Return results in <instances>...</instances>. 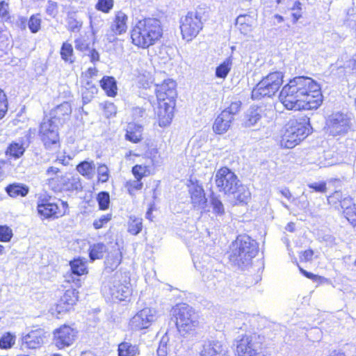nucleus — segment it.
I'll return each instance as SVG.
<instances>
[{"label": "nucleus", "instance_id": "nucleus-1", "mask_svg": "<svg viewBox=\"0 0 356 356\" xmlns=\"http://www.w3.org/2000/svg\"><path fill=\"white\" fill-rule=\"evenodd\" d=\"M279 101L288 111H309L319 108L323 102L321 84L307 76H297L284 85Z\"/></svg>", "mask_w": 356, "mask_h": 356}, {"label": "nucleus", "instance_id": "nucleus-2", "mask_svg": "<svg viewBox=\"0 0 356 356\" xmlns=\"http://www.w3.org/2000/svg\"><path fill=\"white\" fill-rule=\"evenodd\" d=\"M154 95L157 103L155 114L156 122L161 127H168L174 118L178 97L176 81L167 79L156 84Z\"/></svg>", "mask_w": 356, "mask_h": 356}, {"label": "nucleus", "instance_id": "nucleus-3", "mask_svg": "<svg viewBox=\"0 0 356 356\" xmlns=\"http://www.w3.org/2000/svg\"><path fill=\"white\" fill-rule=\"evenodd\" d=\"M214 182L219 193L233 197L236 205L247 204L251 198L248 187L241 184L236 173L227 166H222L217 170Z\"/></svg>", "mask_w": 356, "mask_h": 356}, {"label": "nucleus", "instance_id": "nucleus-4", "mask_svg": "<svg viewBox=\"0 0 356 356\" xmlns=\"http://www.w3.org/2000/svg\"><path fill=\"white\" fill-rule=\"evenodd\" d=\"M163 35L161 22L156 17H145L138 20L131 27V44L138 49H147L157 44Z\"/></svg>", "mask_w": 356, "mask_h": 356}, {"label": "nucleus", "instance_id": "nucleus-5", "mask_svg": "<svg viewBox=\"0 0 356 356\" xmlns=\"http://www.w3.org/2000/svg\"><path fill=\"white\" fill-rule=\"evenodd\" d=\"M311 132L312 126L308 116H294L282 128L280 146L292 149L304 140Z\"/></svg>", "mask_w": 356, "mask_h": 356}, {"label": "nucleus", "instance_id": "nucleus-6", "mask_svg": "<svg viewBox=\"0 0 356 356\" xmlns=\"http://www.w3.org/2000/svg\"><path fill=\"white\" fill-rule=\"evenodd\" d=\"M171 319L182 336L195 335L200 327L198 312L185 302H179L171 309Z\"/></svg>", "mask_w": 356, "mask_h": 356}, {"label": "nucleus", "instance_id": "nucleus-7", "mask_svg": "<svg viewBox=\"0 0 356 356\" xmlns=\"http://www.w3.org/2000/svg\"><path fill=\"white\" fill-rule=\"evenodd\" d=\"M236 356H270L264 336L257 334H245L235 341Z\"/></svg>", "mask_w": 356, "mask_h": 356}, {"label": "nucleus", "instance_id": "nucleus-8", "mask_svg": "<svg viewBox=\"0 0 356 356\" xmlns=\"http://www.w3.org/2000/svg\"><path fill=\"white\" fill-rule=\"evenodd\" d=\"M284 75L278 71L269 72L254 86L251 92L253 99L271 98L280 90L283 84Z\"/></svg>", "mask_w": 356, "mask_h": 356}, {"label": "nucleus", "instance_id": "nucleus-9", "mask_svg": "<svg viewBox=\"0 0 356 356\" xmlns=\"http://www.w3.org/2000/svg\"><path fill=\"white\" fill-rule=\"evenodd\" d=\"M258 253L257 247L247 240H240L229 256V261L238 268L247 267Z\"/></svg>", "mask_w": 356, "mask_h": 356}, {"label": "nucleus", "instance_id": "nucleus-10", "mask_svg": "<svg viewBox=\"0 0 356 356\" xmlns=\"http://www.w3.org/2000/svg\"><path fill=\"white\" fill-rule=\"evenodd\" d=\"M241 105L239 100L232 102L216 116L212 125L213 131L216 134L222 135L229 131L234 121V115L240 111Z\"/></svg>", "mask_w": 356, "mask_h": 356}, {"label": "nucleus", "instance_id": "nucleus-11", "mask_svg": "<svg viewBox=\"0 0 356 356\" xmlns=\"http://www.w3.org/2000/svg\"><path fill=\"white\" fill-rule=\"evenodd\" d=\"M180 32L182 39L190 42L203 29L202 17L197 12L189 11L180 19Z\"/></svg>", "mask_w": 356, "mask_h": 356}, {"label": "nucleus", "instance_id": "nucleus-12", "mask_svg": "<svg viewBox=\"0 0 356 356\" xmlns=\"http://www.w3.org/2000/svg\"><path fill=\"white\" fill-rule=\"evenodd\" d=\"M60 125L47 116L40 123L39 136L45 148L52 149L59 146V127Z\"/></svg>", "mask_w": 356, "mask_h": 356}, {"label": "nucleus", "instance_id": "nucleus-13", "mask_svg": "<svg viewBox=\"0 0 356 356\" xmlns=\"http://www.w3.org/2000/svg\"><path fill=\"white\" fill-rule=\"evenodd\" d=\"M330 205L337 206L339 204L346 219L353 225L356 226V204L350 197H344L339 191H335L327 196Z\"/></svg>", "mask_w": 356, "mask_h": 356}, {"label": "nucleus", "instance_id": "nucleus-14", "mask_svg": "<svg viewBox=\"0 0 356 356\" xmlns=\"http://www.w3.org/2000/svg\"><path fill=\"white\" fill-rule=\"evenodd\" d=\"M325 125L330 134L333 136L344 135L350 128V119L341 112L330 115L326 120Z\"/></svg>", "mask_w": 356, "mask_h": 356}, {"label": "nucleus", "instance_id": "nucleus-15", "mask_svg": "<svg viewBox=\"0 0 356 356\" xmlns=\"http://www.w3.org/2000/svg\"><path fill=\"white\" fill-rule=\"evenodd\" d=\"M47 184L56 191H80L82 190L81 179L78 175L65 174L60 177L59 184H56V177H50L47 179Z\"/></svg>", "mask_w": 356, "mask_h": 356}, {"label": "nucleus", "instance_id": "nucleus-16", "mask_svg": "<svg viewBox=\"0 0 356 356\" xmlns=\"http://www.w3.org/2000/svg\"><path fill=\"white\" fill-rule=\"evenodd\" d=\"M155 321V311L149 307H144L138 311L129 321V326L134 330L149 328Z\"/></svg>", "mask_w": 356, "mask_h": 356}, {"label": "nucleus", "instance_id": "nucleus-17", "mask_svg": "<svg viewBox=\"0 0 356 356\" xmlns=\"http://www.w3.org/2000/svg\"><path fill=\"white\" fill-rule=\"evenodd\" d=\"M76 332L69 325H63L54 331V344L58 349H63L73 344Z\"/></svg>", "mask_w": 356, "mask_h": 356}, {"label": "nucleus", "instance_id": "nucleus-18", "mask_svg": "<svg viewBox=\"0 0 356 356\" xmlns=\"http://www.w3.org/2000/svg\"><path fill=\"white\" fill-rule=\"evenodd\" d=\"M188 193L191 198V202L194 208H203L207 202L206 193L202 185L196 179H189Z\"/></svg>", "mask_w": 356, "mask_h": 356}, {"label": "nucleus", "instance_id": "nucleus-19", "mask_svg": "<svg viewBox=\"0 0 356 356\" xmlns=\"http://www.w3.org/2000/svg\"><path fill=\"white\" fill-rule=\"evenodd\" d=\"M40 216L46 219H56L60 217L59 208L55 197H44L39 199L37 207Z\"/></svg>", "mask_w": 356, "mask_h": 356}, {"label": "nucleus", "instance_id": "nucleus-20", "mask_svg": "<svg viewBox=\"0 0 356 356\" xmlns=\"http://www.w3.org/2000/svg\"><path fill=\"white\" fill-rule=\"evenodd\" d=\"M200 356H230L225 343L218 340L204 343L200 353Z\"/></svg>", "mask_w": 356, "mask_h": 356}, {"label": "nucleus", "instance_id": "nucleus-21", "mask_svg": "<svg viewBox=\"0 0 356 356\" xmlns=\"http://www.w3.org/2000/svg\"><path fill=\"white\" fill-rule=\"evenodd\" d=\"M72 111L71 104L67 102H64L51 111L49 118L57 122L58 124L62 125L70 119Z\"/></svg>", "mask_w": 356, "mask_h": 356}, {"label": "nucleus", "instance_id": "nucleus-22", "mask_svg": "<svg viewBox=\"0 0 356 356\" xmlns=\"http://www.w3.org/2000/svg\"><path fill=\"white\" fill-rule=\"evenodd\" d=\"M44 342L42 330H32L22 338V346L29 349H35L40 347Z\"/></svg>", "mask_w": 356, "mask_h": 356}, {"label": "nucleus", "instance_id": "nucleus-23", "mask_svg": "<svg viewBox=\"0 0 356 356\" xmlns=\"http://www.w3.org/2000/svg\"><path fill=\"white\" fill-rule=\"evenodd\" d=\"M128 16L119 11L115 14L113 21V33L115 35H120L126 33L127 30Z\"/></svg>", "mask_w": 356, "mask_h": 356}, {"label": "nucleus", "instance_id": "nucleus-24", "mask_svg": "<svg viewBox=\"0 0 356 356\" xmlns=\"http://www.w3.org/2000/svg\"><path fill=\"white\" fill-rule=\"evenodd\" d=\"M140 354L139 346L131 343L130 341H124L118 345V356H138Z\"/></svg>", "mask_w": 356, "mask_h": 356}, {"label": "nucleus", "instance_id": "nucleus-25", "mask_svg": "<svg viewBox=\"0 0 356 356\" xmlns=\"http://www.w3.org/2000/svg\"><path fill=\"white\" fill-rule=\"evenodd\" d=\"M143 126L129 123L126 131L125 138L133 143H138L143 140Z\"/></svg>", "mask_w": 356, "mask_h": 356}, {"label": "nucleus", "instance_id": "nucleus-26", "mask_svg": "<svg viewBox=\"0 0 356 356\" xmlns=\"http://www.w3.org/2000/svg\"><path fill=\"white\" fill-rule=\"evenodd\" d=\"M77 172L88 179H91L95 175V165L93 161L80 162L76 168Z\"/></svg>", "mask_w": 356, "mask_h": 356}, {"label": "nucleus", "instance_id": "nucleus-27", "mask_svg": "<svg viewBox=\"0 0 356 356\" xmlns=\"http://www.w3.org/2000/svg\"><path fill=\"white\" fill-rule=\"evenodd\" d=\"M6 191L11 197H25L29 193V188L25 184L13 183L6 186Z\"/></svg>", "mask_w": 356, "mask_h": 356}, {"label": "nucleus", "instance_id": "nucleus-28", "mask_svg": "<svg viewBox=\"0 0 356 356\" xmlns=\"http://www.w3.org/2000/svg\"><path fill=\"white\" fill-rule=\"evenodd\" d=\"M132 289L129 280H125L124 283H120L115 286V296L119 301L125 300L131 296Z\"/></svg>", "mask_w": 356, "mask_h": 356}, {"label": "nucleus", "instance_id": "nucleus-29", "mask_svg": "<svg viewBox=\"0 0 356 356\" xmlns=\"http://www.w3.org/2000/svg\"><path fill=\"white\" fill-rule=\"evenodd\" d=\"M143 219L140 217L131 216L127 222V232L134 236L138 234L143 229Z\"/></svg>", "mask_w": 356, "mask_h": 356}, {"label": "nucleus", "instance_id": "nucleus-30", "mask_svg": "<svg viewBox=\"0 0 356 356\" xmlns=\"http://www.w3.org/2000/svg\"><path fill=\"white\" fill-rule=\"evenodd\" d=\"M254 17L249 14L240 15L236 18V24L241 32H248L252 28Z\"/></svg>", "mask_w": 356, "mask_h": 356}, {"label": "nucleus", "instance_id": "nucleus-31", "mask_svg": "<svg viewBox=\"0 0 356 356\" xmlns=\"http://www.w3.org/2000/svg\"><path fill=\"white\" fill-rule=\"evenodd\" d=\"M262 117L261 110L259 108H250L245 115V126L252 127L257 123Z\"/></svg>", "mask_w": 356, "mask_h": 356}, {"label": "nucleus", "instance_id": "nucleus-32", "mask_svg": "<svg viewBox=\"0 0 356 356\" xmlns=\"http://www.w3.org/2000/svg\"><path fill=\"white\" fill-rule=\"evenodd\" d=\"M78 293L79 292L76 289H71L67 290L64 295L60 298V304L63 303L66 305L65 309L68 310L69 308L74 305L76 302L78 300Z\"/></svg>", "mask_w": 356, "mask_h": 356}, {"label": "nucleus", "instance_id": "nucleus-33", "mask_svg": "<svg viewBox=\"0 0 356 356\" xmlns=\"http://www.w3.org/2000/svg\"><path fill=\"white\" fill-rule=\"evenodd\" d=\"M232 58L231 56L227 58L216 69V76L220 79H225L231 70Z\"/></svg>", "mask_w": 356, "mask_h": 356}, {"label": "nucleus", "instance_id": "nucleus-34", "mask_svg": "<svg viewBox=\"0 0 356 356\" xmlns=\"http://www.w3.org/2000/svg\"><path fill=\"white\" fill-rule=\"evenodd\" d=\"M131 173L135 179H142L152 174L150 167L147 165L136 164L131 168Z\"/></svg>", "mask_w": 356, "mask_h": 356}, {"label": "nucleus", "instance_id": "nucleus-35", "mask_svg": "<svg viewBox=\"0 0 356 356\" xmlns=\"http://www.w3.org/2000/svg\"><path fill=\"white\" fill-rule=\"evenodd\" d=\"M24 151L22 143L13 142L8 147L6 153L15 159H19L24 154Z\"/></svg>", "mask_w": 356, "mask_h": 356}, {"label": "nucleus", "instance_id": "nucleus-36", "mask_svg": "<svg viewBox=\"0 0 356 356\" xmlns=\"http://www.w3.org/2000/svg\"><path fill=\"white\" fill-rule=\"evenodd\" d=\"M106 251V247L104 243H99L90 247L89 257L91 261L101 259Z\"/></svg>", "mask_w": 356, "mask_h": 356}, {"label": "nucleus", "instance_id": "nucleus-37", "mask_svg": "<svg viewBox=\"0 0 356 356\" xmlns=\"http://www.w3.org/2000/svg\"><path fill=\"white\" fill-rule=\"evenodd\" d=\"M72 274L76 276H80L87 273V268L85 262L81 259H74L70 262Z\"/></svg>", "mask_w": 356, "mask_h": 356}, {"label": "nucleus", "instance_id": "nucleus-38", "mask_svg": "<svg viewBox=\"0 0 356 356\" xmlns=\"http://www.w3.org/2000/svg\"><path fill=\"white\" fill-rule=\"evenodd\" d=\"M124 187L128 193L133 196L135 195L136 192L142 190L143 187V183L138 179H135L134 180L130 179L125 182Z\"/></svg>", "mask_w": 356, "mask_h": 356}, {"label": "nucleus", "instance_id": "nucleus-39", "mask_svg": "<svg viewBox=\"0 0 356 356\" xmlns=\"http://www.w3.org/2000/svg\"><path fill=\"white\" fill-rule=\"evenodd\" d=\"M287 10L291 11V17L293 24H296L302 17V3L300 1H296L293 6Z\"/></svg>", "mask_w": 356, "mask_h": 356}, {"label": "nucleus", "instance_id": "nucleus-40", "mask_svg": "<svg viewBox=\"0 0 356 356\" xmlns=\"http://www.w3.org/2000/svg\"><path fill=\"white\" fill-rule=\"evenodd\" d=\"M65 159H56L54 161V165L49 167L46 170V175L48 177V179L50 177H56V182L60 181V177L58 174L60 172V169L58 167L59 165H65L64 164Z\"/></svg>", "mask_w": 356, "mask_h": 356}, {"label": "nucleus", "instance_id": "nucleus-41", "mask_svg": "<svg viewBox=\"0 0 356 356\" xmlns=\"http://www.w3.org/2000/svg\"><path fill=\"white\" fill-rule=\"evenodd\" d=\"M60 56L62 59L66 62L73 63V48L71 44L64 42L60 49Z\"/></svg>", "mask_w": 356, "mask_h": 356}, {"label": "nucleus", "instance_id": "nucleus-42", "mask_svg": "<svg viewBox=\"0 0 356 356\" xmlns=\"http://www.w3.org/2000/svg\"><path fill=\"white\" fill-rule=\"evenodd\" d=\"M15 336L10 332L4 334L0 338V348L2 349H8L13 346L15 343Z\"/></svg>", "mask_w": 356, "mask_h": 356}, {"label": "nucleus", "instance_id": "nucleus-43", "mask_svg": "<svg viewBox=\"0 0 356 356\" xmlns=\"http://www.w3.org/2000/svg\"><path fill=\"white\" fill-rule=\"evenodd\" d=\"M97 200L101 210L108 208L110 203V195L108 192L102 191L97 195Z\"/></svg>", "mask_w": 356, "mask_h": 356}, {"label": "nucleus", "instance_id": "nucleus-44", "mask_svg": "<svg viewBox=\"0 0 356 356\" xmlns=\"http://www.w3.org/2000/svg\"><path fill=\"white\" fill-rule=\"evenodd\" d=\"M211 204L213 209V212L216 216H222L225 213V209L222 202L217 197H212L211 198Z\"/></svg>", "mask_w": 356, "mask_h": 356}, {"label": "nucleus", "instance_id": "nucleus-45", "mask_svg": "<svg viewBox=\"0 0 356 356\" xmlns=\"http://www.w3.org/2000/svg\"><path fill=\"white\" fill-rule=\"evenodd\" d=\"M297 265H298V270L300 272V273L302 275H304L305 277L312 280L313 282L323 283V282H324L326 280L325 278H324L322 276H320V275H315V274H314L312 273H310V272H308V271L305 270L300 266H299L298 264H297Z\"/></svg>", "mask_w": 356, "mask_h": 356}, {"label": "nucleus", "instance_id": "nucleus-46", "mask_svg": "<svg viewBox=\"0 0 356 356\" xmlns=\"http://www.w3.org/2000/svg\"><path fill=\"white\" fill-rule=\"evenodd\" d=\"M40 25L41 19L38 15H32L28 22V26L30 31L33 33H37L40 30Z\"/></svg>", "mask_w": 356, "mask_h": 356}, {"label": "nucleus", "instance_id": "nucleus-47", "mask_svg": "<svg viewBox=\"0 0 356 356\" xmlns=\"http://www.w3.org/2000/svg\"><path fill=\"white\" fill-rule=\"evenodd\" d=\"M13 237V231L7 225H0V241L8 242Z\"/></svg>", "mask_w": 356, "mask_h": 356}, {"label": "nucleus", "instance_id": "nucleus-48", "mask_svg": "<svg viewBox=\"0 0 356 356\" xmlns=\"http://www.w3.org/2000/svg\"><path fill=\"white\" fill-rule=\"evenodd\" d=\"M97 171L99 181L104 183L108 181L109 178V170L106 165H99L97 168Z\"/></svg>", "mask_w": 356, "mask_h": 356}, {"label": "nucleus", "instance_id": "nucleus-49", "mask_svg": "<svg viewBox=\"0 0 356 356\" xmlns=\"http://www.w3.org/2000/svg\"><path fill=\"white\" fill-rule=\"evenodd\" d=\"M8 110V101L5 92L0 88V120L3 118Z\"/></svg>", "mask_w": 356, "mask_h": 356}, {"label": "nucleus", "instance_id": "nucleus-50", "mask_svg": "<svg viewBox=\"0 0 356 356\" xmlns=\"http://www.w3.org/2000/svg\"><path fill=\"white\" fill-rule=\"evenodd\" d=\"M308 187L314 192L325 193L327 191V184L325 181L312 183L308 184Z\"/></svg>", "mask_w": 356, "mask_h": 356}, {"label": "nucleus", "instance_id": "nucleus-51", "mask_svg": "<svg viewBox=\"0 0 356 356\" xmlns=\"http://www.w3.org/2000/svg\"><path fill=\"white\" fill-rule=\"evenodd\" d=\"M74 46L76 50L86 53L90 48L89 47L88 42L83 38H79L75 40Z\"/></svg>", "mask_w": 356, "mask_h": 356}, {"label": "nucleus", "instance_id": "nucleus-52", "mask_svg": "<svg viewBox=\"0 0 356 356\" xmlns=\"http://www.w3.org/2000/svg\"><path fill=\"white\" fill-rule=\"evenodd\" d=\"M100 86L108 97H111V76H104L100 81Z\"/></svg>", "mask_w": 356, "mask_h": 356}, {"label": "nucleus", "instance_id": "nucleus-53", "mask_svg": "<svg viewBox=\"0 0 356 356\" xmlns=\"http://www.w3.org/2000/svg\"><path fill=\"white\" fill-rule=\"evenodd\" d=\"M111 220V214L102 216L99 219L93 222L95 229H99L105 227V225Z\"/></svg>", "mask_w": 356, "mask_h": 356}, {"label": "nucleus", "instance_id": "nucleus-54", "mask_svg": "<svg viewBox=\"0 0 356 356\" xmlns=\"http://www.w3.org/2000/svg\"><path fill=\"white\" fill-rule=\"evenodd\" d=\"M101 292L106 301L108 302L111 299V285L110 281L104 282L102 286Z\"/></svg>", "mask_w": 356, "mask_h": 356}, {"label": "nucleus", "instance_id": "nucleus-55", "mask_svg": "<svg viewBox=\"0 0 356 356\" xmlns=\"http://www.w3.org/2000/svg\"><path fill=\"white\" fill-rule=\"evenodd\" d=\"M81 27V23L70 16L67 19V29L72 32H78Z\"/></svg>", "mask_w": 356, "mask_h": 356}, {"label": "nucleus", "instance_id": "nucleus-56", "mask_svg": "<svg viewBox=\"0 0 356 356\" xmlns=\"http://www.w3.org/2000/svg\"><path fill=\"white\" fill-rule=\"evenodd\" d=\"M314 252L313 250L309 248L305 250L301 251L299 253V259L301 262L307 263L312 260Z\"/></svg>", "mask_w": 356, "mask_h": 356}, {"label": "nucleus", "instance_id": "nucleus-57", "mask_svg": "<svg viewBox=\"0 0 356 356\" xmlns=\"http://www.w3.org/2000/svg\"><path fill=\"white\" fill-rule=\"evenodd\" d=\"M96 8L104 13H108L111 9V0H98Z\"/></svg>", "mask_w": 356, "mask_h": 356}, {"label": "nucleus", "instance_id": "nucleus-58", "mask_svg": "<svg viewBox=\"0 0 356 356\" xmlns=\"http://www.w3.org/2000/svg\"><path fill=\"white\" fill-rule=\"evenodd\" d=\"M55 202L56 203V204L58 206V208H59V216L60 217V216H63V215L65 214V213L67 212V209H68V204L67 202H64L60 199H57L55 197Z\"/></svg>", "mask_w": 356, "mask_h": 356}, {"label": "nucleus", "instance_id": "nucleus-59", "mask_svg": "<svg viewBox=\"0 0 356 356\" xmlns=\"http://www.w3.org/2000/svg\"><path fill=\"white\" fill-rule=\"evenodd\" d=\"M85 55H88L90 57V61L92 63H95L99 59V53L95 49H90Z\"/></svg>", "mask_w": 356, "mask_h": 356}, {"label": "nucleus", "instance_id": "nucleus-60", "mask_svg": "<svg viewBox=\"0 0 356 356\" xmlns=\"http://www.w3.org/2000/svg\"><path fill=\"white\" fill-rule=\"evenodd\" d=\"M48 6L47 8V13L49 15H54L56 13L57 5L51 1H48Z\"/></svg>", "mask_w": 356, "mask_h": 356}, {"label": "nucleus", "instance_id": "nucleus-61", "mask_svg": "<svg viewBox=\"0 0 356 356\" xmlns=\"http://www.w3.org/2000/svg\"><path fill=\"white\" fill-rule=\"evenodd\" d=\"M8 3H6L4 1L0 3V15L1 17H6L8 15Z\"/></svg>", "mask_w": 356, "mask_h": 356}, {"label": "nucleus", "instance_id": "nucleus-62", "mask_svg": "<svg viewBox=\"0 0 356 356\" xmlns=\"http://www.w3.org/2000/svg\"><path fill=\"white\" fill-rule=\"evenodd\" d=\"M280 193L282 197H285L288 200H290L292 198V194L288 188L281 189Z\"/></svg>", "mask_w": 356, "mask_h": 356}, {"label": "nucleus", "instance_id": "nucleus-63", "mask_svg": "<svg viewBox=\"0 0 356 356\" xmlns=\"http://www.w3.org/2000/svg\"><path fill=\"white\" fill-rule=\"evenodd\" d=\"M97 72L98 71L96 67H89L85 72V75L87 78H92L97 75Z\"/></svg>", "mask_w": 356, "mask_h": 356}, {"label": "nucleus", "instance_id": "nucleus-64", "mask_svg": "<svg viewBox=\"0 0 356 356\" xmlns=\"http://www.w3.org/2000/svg\"><path fill=\"white\" fill-rule=\"evenodd\" d=\"M273 19H274V22H273L274 25L276 24H280V23H283L285 22L284 17L282 15H280L278 14H276L273 16Z\"/></svg>", "mask_w": 356, "mask_h": 356}]
</instances>
